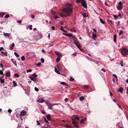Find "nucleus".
<instances>
[{
    "label": "nucleus",
    "mask_w": 128,
    "mask_h": 128,
    "mask_svg": "<svg viewBox=\"0 0 128 128\" xmlns=\"http://www.w3.org/2000/svg\"><path fill=\"white\" fill-rule=\"evenodd\" d=\"M41 64L40 62H39L36 64V66H40Z\"/></svg>",
    "instance_id": "obj_36"
},
{
    "label": "nucleus",
    "mask_w": 128,
    "mask_h": 128,
    "mask_svg": "<svg viewBox=\"0 0 128 128\" xmlns=\"http://www.w3.org/2000/svg\"><path fill=\"white\" fill-rule=\"evenodd\" d=\"M100 21L101 23H102L103 24H104L105 23L104 22V20L102 19H100Z\"/></svg>",
    "instance_id": "obj_29"
},
{
    "label": "nucleus",
    "mask_w": 128,
    "mask_h": 128,
    "mask_svg": "<svg viewBox=\"0 0 128 128\" xmlns=\"http://www.w3.org/2000/svg\"><path fill=\"white\" fill-rule=\"evenodd\" d=\"M0 82L2 83H4V79H2L0 81Z\"/></svg>",
    "instance_id": "obj_38"
},
{
    "label": "nucleus",
    "mask_w": 128,
    "mask_h": 128,
    "mask_svg": "<svg viewBox=\"0 0 128 128\" xmlns=\"http://www.w3.org/2000/svg\"><path fill=\"white\" fill-rule=\"evenodd\" d=\"M73 13V8L72 4H68L64 6V16H70Z\"/></svg>",
    "instance_id": "obj_1"
},
{
    "label": "nucleus",
    "mask_w": 128,
    "mask_h": 128,
    "mask_svg": "<svg viewBox=\"0 0 128 128\" xmlns=\"http://www.w3.org/2000/svg\"><path fill=\"white\" fill-rule=\"evenodd\" d=\"M35 90L36 91H38L39 90L38 88L37 87H35L34 88Z\"/></svg>",
    "instance_id": "obj_40"
},
{
    "label": "nucleus",
    "mask_w": 128,
    "mask_h": 128,
    "mask_svg": "<svg viewBox=\"0 0 128 128\" xmlns=\"http://www.w3.org/2000/svg\"><path fill=\"white\" fill-rule=\"evenodd\" d=\"M60 16L62 17H64V14L62 13H61L60 14Z\"/></svg>",
    "instance_id": "obj_42"
},
{
    "label": "nucleus",
    "mask_w": 128,
    "mask_h": 128,
    "mask_svg": "<svg viewBox=\"0 0 128 128\" xmlns=\"http://www.w3.org/2000/svg\"><path fill=\"white\" fill-rule=\"evenodd\" d=\"M76 2L78 3H81L82 6L84 8H87V4L84 0H76Z\"/></svg>",
    "instance_id": "obj_2"
},
{
    "label": "nucleus",
    "mask_w": 128,
    "mask_h": 128,
    "mask_svg": "<svg viewBox=\"0 0 128 128\" xmlns=\"http://www.w3.org/2000/svg\"><path fill=\"white\" fill-rule=\"evenodd\" d=\"M84 99V96H82L80 97V100L81 101H82Z\"/></svg>",
    "instance_id": "obj_20"
},
{
    "label": "nucleus",
    "mask_w": 128,
    "mask_h": 128,
    "mask_svg": "<svg viewBox=\"0 0 128 128\" xmlns=\"http://www.w3.org/2000/svg\"><path fill=\"white\" fill-rule=\"evenodd\" d=\"M32 76H34V78H36V77L37 76V75L35 73L33 74H32Z\"/></svg>",
    "instance_id": "obj_28"
},
{
    "label": "nucleus",
    "mask_w": 128,
    "mask_h": 128,
    "mask_svg": "<svg viewBox=\"0 0 128 128\" xmlns=\"http://www.w3.org/2000/svg\"><path fill=\"white\" fill-rule=\"evenodd\" d=\"M0 74L1 75H3V72L2 70H0Z\"/></svg>",
    "instance_id": "obj_51"
},
{
    "label": "nucleus",
    "mask_w": 128,
    "mask_h": 128,
    "mask_svg": "<svg viewBox=\"0 0 128 128\" xmlns=\"http://www.w3.org/2000/svg\"><path fill=\"white\" fill-rule=\"evenodd\" d=\"M41 62L42 63H43L44 62V59L42 58L41 59Z\"/></svg>",
    "instance_id": "obj_37"
},
{
    "label": "nucleus",
    "mask_w": 128,
    "mask_h": 128,
    "mask_svg": "<svg viewBox=\"0 0 128 128\" xmlns=\"http://www.w3.org/2000/svg\"><path fill=\"white\" fill-rule=\"evenodd\" d=\"M60 30L64 32V29L63 27L62 26H60Z\"/></svg>",
    "instance_id": "obj_26"
},
{
    "label": "nucleus",
    "mask_w": 128,
    "mask_h": 128,
    "mask_svg": "<svg viewBox=\"0 0 128 128\" xmlns=\"http://www.w3.org/2000/svg\"><path fill=\"white\" fill-rule=\"evenodd\" d=\"M32 70L30 69L28 70H26L27 72H30L32 71Z\"/></svg>",
    "instance_id": "obj_43"
},
{
    "label": "nucleus",
    "mask_w": 128,
    "mask_h": 128,
    "mask_svg": "<svg viewBox=\"0 0 128 128\" xmlns=\"http://www.w3.org/2000/svg\"><path fill=\"white\" fill-rule=\"evenodd\" d=\"M52 13L54 15H56V12H55L54 11H53L52 12Z\"/></svg>",
    "instance_id": "obj_41"
},
{
    "label": "nucleus",
    "mask_w": 128,
    "mask_h": 128,
    "mask_svg": "<svg viewBox=\"0 0 128 128\" xmlns=\"http://www.w3.org/2000/svg\"><path fill=\"white\" fill-rule=\"evenodd\" d=\"M14 76L15 77H18L19 76V75L17 73L15 74H14Z\"/></svg>",
    "instance_id": "obj_30"
},
{
    "label": "nucleus",
    "mask_w": 128,
    "mask_h": 128,
    "mask_svg": "<svg viewBox=\"0 0 128 128\" xmlns=\"http://www.w3.org/2000/svg\"><path fill=\"white\" fill-rule=\"evenodd\" d=\"M4 35L6 37H7L8 38H9L10 34H9L5 33L4 32Z\"/></svg>",
    "instance_id": "obj_14"
},
{
    "label": "nucleus",
    "mask_w": 128,
    "mask_h": 128,
    "mask_svg": "<svg viewBox=\"0 0 128 128\" xmlns=\"http://www.w3.org/2000/svg\"><path fill=\"white\" fill-rule=\"evenodd\" d=\"M44 100L42 98H39L37 101L40 103H42L44 102Z\"/></svg>",
    "instance_id": "obj_7"
},
{
    "label": "nucleus",
    "mask_w": 128,
    "mask_h": 128,
    "mask_svg": "<svg viewBox=\"0 0 128 128\" xmlns=\"http://www.w3.org/2000/svg\"><path fill=\"white\" fill-rule=\"evenodd\" d=\"M77 47L81 51H82V50L81 48V46L79 44H78L77 46Z\"/></svg>",
    "instance_id": "obj_18"
},
{
    "label": "nucleus",
    "mask_w": 128,
    "mask_h": 128,
    "mask_svg": "<svg viewBox=\"0 0 128 128\" xmlns=\"http://www.w3.org/2000/svg\"><path fill=\"white\" fill-rule=\"evenodd\" d=\"M6 76L8 77H10V73L9 72H7L6 74Z\"/></svg>",
    "instance_id": "obj_17"
},
{
    "label": "nucleus",
    "mask_w": 128,
    "mask_h": 128,
    "mask_svg": "<svg viewBox=\"0 0 128 128\" xmlns=\"http://www.w3.org/2000/svg\"><path fill=\"white\" fill-rule=\"evenodd\" d=\"M64 22H60V24L61 25H63L64 24Z\"/></svg>",
    "instance_id": "obj_58"
},
{
    "label": "nucleus",
    "mask_w": 128,
    "mask_h": 128,
    "mask_svg": "<svg viewBox=\"0 0 128 128\" xmlns=\"http://www.w3.org/2000/svg\"><path fill=\"white\" fill-rule=\"evenodd\" d=\"M5 14L4 12L0 13V17H3V16Z\"/></svg>",
    "instance_id": "obj_23"
},
{
    "label": "nucleus",
    "mask_w": 128,
    "mask_h": 128,
    "mask_svg": "<svg viewBox=\"0 0 128 128\" xmlns=\"http://www.w3.org/2000/svg\"><path fill=\"white\" fill-rule=\"evenodd\" d=\"M123 89L122 88H119L118 90L121 93H122L123 91Z\"/></svg>",
    "instance_id": "obj_19"
},
{
    "label": "nucleus",
    "mask_w": 128,
    "mask_h": 128,
    "mask_svg": "<svg viewBox=\"0 0 128 128\" xmlns=\"http://www.w3.org/2000/svg\"><path fill=\"white\" fill-rule=\"evenodd\" d=\"M74 80V78H72V77H71L70 78V81H73Z\"/></svg>",
    "instance_id": "obj_44"
},
{
    "label": "nucleus",
    "mask_w": 128,
    "mask_h": 128,
    "mask_svg": "<svg viewBox=\"0 0 128 128\" xmlns=\"http://www.w3.org/2000/svg\"><path fill=\"white\" fill-rule=\"evenodd\" d=\"M74 118L76 120H79L80 119V118H79L78 117V116H75L74 117Z\"/></svg>",
    "instance_id": "obj_31"
},
{
    "label": "nucleus",
    "mask_w": 128,
    "mask_h": 128,
    "mask_svg": "<svg viewBox=\"0 0 128 128\" xmlns=\"http://www.w3.org/2000/svg\"><path fill=\"white\" fill-rule=\"evenodd\" d=\"M29 77L30 79L34 81L36 80V78L34 77H30V76H29Z\"/></svg>",
    "instance_id": "obj_25"
},
{
    "label": "nucleus",
    "mask_w": 128,
    "mask_h": 128,
    "mask_svg": "<svg viewBox=\"0 0 128 128\" xmlns=\"http://www.w3.org/2000/svg\"><path fill=\"white\" fill-rule=\"evenodd\" d=\"M51 28L53 30H54V29L55 28V27L54 26H52Z\"/></svg>",
    "instance_id": "obj_56"
},
{
    "label": "nucleus",
    "mask_w": 128,
    "mask_h": 128,
    "mask_svg": "<svg viewBox=\"0 0 128 128\" xmlns=\"http://www.w3.org/2000/svg\"><path fill=\"white\" fill-rule=\"evenodd\" d=\"M66 127L67 128H71L70 126L68 125H66Z\"/></svg>",
    "instance_id": "obj_35"
},
{
    "label": "nucleus",
    "mask_w": 128,
    "mask_h": 128,
    "mask_svg": "<svg viewBox=\"0 0 128 128\" xmlns=\"http://www.w3.org/2000/svg\"><path fill=\"white\" fill-rule=\"evenodd\" d=\"M71 37L74 39H75L76 38L73 35H72V36Z\"/></svg>",
    "instance_id": "obj_53"
},
{
    "label": "nucleus",
    "mask_w": 128,
    "mask_h": 128,
    "mask_svg": "<svg viewBox=\"0 0 128 128\" xmlns=\"http://www.w3.org/2000/svg\"><path fill=\"white\" fill-rule=\"evenodd\" d=\"M12 112V110L10 109H9L8 110V112L10 113Z\"/></svg>",
    "instance_id": "obj_57"
},
{
    "label": "nucleus",
    "mask_w": 128,
    "mask_h": 128,
    "mask_svg": "<svg viewBox=\"0 0 128 128\" xmlns=\"http://www.w3.org/2000/svg\"><path fill=\"white\" fill-rule=\"evenodd\" d=\"M15 55L17 57H18L19 56V55L17 54L16 52H14Z\"/></svg>",
    "instance_id": "obj_27"
},
{
    "label": "nucleus",
    "mask_w": 128,
    "mask_h": 128,
    "mask_svg": "<svg viewBox=\"0 0 128 128\" xmlns=\"http://www.w3.org/2000/svg\"><path fill=\"white\" fill-rule=\"evenodd\" d=\"M72 123L73 124H78V122L76 121L74 119H72Z\"/></svg>",
    "instance_id": "obj_9"
},
{
    "label": "nucleus",
    "mask_w": 128,
    "mask_h": 128,
    "mask_svg": "<svg viewBox=\"0 0 128 128\" xmlns=\"http://www.w3.org/2000/svg\"><path fill=\"white\" fill-rule=\"evenodd\" d=\"M1 52L2 54H4L6 56H7V54H5V53H4V52L3 51H1Z\"/></svg>",
    "instance_id": "obj_52"
},
{
    "label": "nucleus",
    "mask_w": 128,
    "mask_h": 128,
    "mask_svg": "<svg viewBox=\"0 0 128 128\" xmlns=\"http://www.w3.org/2000/svg\"><path fill=\"white\" fill-rule=\"evenodd\" d=\"M15 46V44L14 43H12V46L10 47V48L12 50L13 49L14 47Z\"/></svg>",
    "instance_id": "obj_24"
},
{
    "label": "nucleus",
    "mask_w": 128,
    "mask_h": 128,
    "mask_svg": "<svg viewBox=\"0 0 128 128\" xmlns=\"http://www.w3.org/2000/svg\"><path fill=\"white\" fill-rule=\"evenodd\" d=\"M114 41L116 43V38H114Z\"/></svg>",
    "instance_id": "obj_63"
},
{
    "label": "nucleus",
    "mask_w": 128,
    "mask_h": 128,
    "mask_svg": "<svg viewBox=\"0 0 128 128\" xmlns=\"http://www.w3.org/2000/svg\"><path fill=\"white\" fill-rule=\"evenodd\" d=\"M64 35H65V36H68V37H71L72 36V34H68H68H65L64 33Z\"/></svg>",
    "instance_id": "obj_12"
},
{
    "label": "nucleus",
    "mask_w": 128,
    "mask_h": 128,
    "mask_svg": "<svg viewBox=\"0 0 128 128\" xmlns=\"http://www.w3.org/2000/svg\"><path fill=\"white\" fill-rule=\"evenodd\" d=\"M123 31L122 30H120L119 33L120 35L123 32Z\"/></svg>",
    "instance_id": "obj_46"
},
{
    "label": "nucleus",
    "mask_w": 128,
    "mask_h": 128,
    "mask_svg": "<svg viewBox=\"0 0 128 128\" xmlns=\"http://www.w3.org/2000/svg\"><path fill=\"white\" fill-rule=\"evenodd\" d=\"M36 122L37 123V125H39L40 124V123L37 120L36 121Z\"/></svg>",
    "instance_id": "obj_45"
},
{
    "label": "nucleus",
    "mask_w": 128,
    "mask_h": 128,
    "mask_svg": "<svg viewBox=\"0 0 128 128\" xmlns=\"http://www.w3.org/2000/svg\"><path fill=\"white\" fill-rule=\"evenodd\" d=\"M71 31L72 32H76V30H75L74 28H72L71 29Z\"/></svg>",
    "instance_id": "obj_32"
},
{
    "label": "nucleus",
    "mask_w": 128,
    "mask_h": 128,
    "mask_svg": "<svg viewBox=\"0 0 128 128\" xmlns=\"http://www.w3.org/2000/svg\"><path fill=\"white\" fill-rule=\"evenodd\" d=\"M55 54L57 56H62V54L60 53L57 51H55L54 52Z\"/></svg>",
    "instance_id": "obj_6"
},
{
    "label": "nucleus",
    "mask_w": 128,
    "mask_h": 128,
    "mask_svg": "<svg viewBox=\"0 0 128 128\" xmlns=\"http://www.w3.org/2000/svg\"><path fill=\"white\" fill-rule=\"evenodd\" d=\"M13 86H14L15 87L17 86V84L16 83V82L15 81H13Z\"/></svg>",
    "instance_id": "obj_21"
},
{
    "label": "nucleus",
    "mask_w": 128,
    "mask_h": 128,
    "mask_svg": "<svg viewBox=\"0 0 128 128\" xmlns=\"http://www.w3.org/2000/svg\"><path fill=\"white\" fill-rule=\"evenodd\" d=\"M42 52H46L45 51V50L44 49H43L42 50Z\"/></svg>",
    "instance_id": "obj_64"
},
{
    "label": "nucleus",
    "mask_w": 128,
    "mask_h": 128,
    "mask_svg": "<svg viewBox=\"0 0 128 128\" xmlns=\"http://www.w3.org/2000/svg\"><path fill=\"white\" fill-rule=\"evenodd\" d=\"M4 48L2 47H1L0 48V51H1L2 50H4Z\"/></svg>",
    "instance_id": "obj_50"
},
{
    "label": "nucleus",
    "mask_w": 128,
    "mask_h": 128,
    "mask_svg": "<svg viewBox=\"0 0 128 128\" xmlns=\"http://www.w3.org/2000/svg\"><path fill=\"white\" fill-rule=\"evenodd\" d=\"M116 34H114V38H116Z\"/></svg>",
    "instance_id": "obj_62"
},
{
    "label": "nucleus",
    "mask_w": 128,
    "mask_h": 128,
    "mask_svg": "<svg viewBox=\"0 0 128 128\" xmlns=\"http://www.w3.org/2000/svg\"><path fill=\"white\" fill-rule=\"evenodd\" d=\"M47 106L49 109H52V108L53 106L51 104H47Z\"/></svg>",
    "instance_id": "obj_16"
},
{
    "label": "nucleus",
    "mask_w": 128,
    "mask_h": 128,
    "mask_svg": "<svg viewBox=\"0 0 128 128\" xmlns=\"http://www.w3.org/2000/svg\"><path fill=\"white\" fill-rule=\"evenodd\" d=\"M122 53L123 56H126L128 54V50L126 48H123L122 50Z\"/></svg>",
    "instance_id": "obj_3"
},
{
    "label": "nucleus",
    "mask_w": 128,
    "mask_h": 128,
    "mask_svg": "<svg viewBox=\"0 0 128 128\" xmlns=\"http://www.w3.org/2000/svg\"><path fill=\"white\" fill-rule=\"evenodd\" d=\"M84 88L86 89H87L88 88V86L87 85H86L84 87Z\"/></svg>",
    "instance_id": "obj_39"
},
{
    "label": "nucleus",
    "mask_w": 128,
    "mask_h": 128,
    "mask_svg": "<svg viewBox=\"0 0 128 128\" xmlns=\"http://www.w3.org/2000/svg\"><path fill=\"white\" fill-rule=\"evenodd\" d=\"M86 118H85L83 119H82L81 120L80 123V124H83L84 122L86 121Z\"/></svg>",
    "instance_id": "obj_13"
},
{
    "label": "nucleus",
    "mask_w": 128,
    "mask_h": 128,
    "mask_svg": "<svg viewBox=\"0 0 128 128\" xmlns=\"http://www.w3.org/2000/svg\"><path fill=\"white\" fill-rule=\"evenodd\" d=\"M17 22L19 23H20L22 22V21L21 20L18 21Z\"/></svg>",
    "instance_id": "obj_61"
},
{
    "label": "nucleus",
    "mask_w": 128,
    "mask_h": 128,
    "mask_svg": "<svg viewBox=\"0 0 128 128\" xmlns=\"http://www.w3.org/2000/svg\"><path fill=\"white\" fill-rule=\"evenodd\" d=\"M30 28H29V29L30 30H31L32 29V25H30Z\"/></svg>",
    "instance_id": "obj_54"
},
{
    "label": "nucleus",
    "mask_w": 128,
    "mask_h": 128,
    "mask_svg": "<svg viewBox=\"0 0 128 128\" xmlns=\"http://www.w3.org/2000/svg\"><path fill=\"white\" fill-rule=\"evenodd\" d=\"M117 9L118 10H121L123 7V5L121 2H120L118 3L117 5L116 6Z\"/></svg>",
    "instance_id": "obj_4"
},
{
    "label": "nucleus",
    "mask_w": 128,
    "mask_h": 128,
    "mask_svg": "<svg viewBox=\"0 0 128 128\" xmlns=\"http://www.w3.org/2000/svg\"><path fill=\"white\" fill-rule=\"evenodd\" d=\"M26 114V112L25 111H22L20 113V116H25Z\"/></svg>",
    "instance_id": "obj_8"
},
{
    "label": "nucleus",
    "mask_w": 128,
    "mask_h": 128,
    "mask_svg": "<svg viewBox=\"0 0 128 128\" xmlns=\"http://www.w3.org/2000/svg\"><path fill=\"white\" fill-rule=\"evenodd\" d=\"M68 100H69L67 98H66L64 99V101L66 102H67Z\"/></svg>",
    "instance_id": "obj_48"
},
{
    "label": "nucleus",
    "mask_w": 128,
    "mask_h": 128,
    "mask_svg": "<svg viewBox=\"0 0 128 128\" xmlns=\"http://www.w3.org/2000/svg\"><path fill=\"white\" fill-rule=\"evenodd\" d=\"M56 67L55 68V72L57 73L58 74H59L60 73V72L57 69V68L59 69V67L58 66H56Z\"/></svg>",
    "instance_id": "obj_5"
},
{
    "label": "nucleus",
    "mask_w": 128,
    "mask_h": 128,
    "mask_svg": "<svg viewBox=\"0 0 128 128\" xmlns=\"http://www.w3.org/2000/svg\"><path fill=\"white\" fill-rule=\"evenodd\" d=\"M73 43L76 46H77L79 44L75 42H73Z\"/></svg>",
    "instance_id": "obj_59"
},
{
    "label": "nucleus",
    "mask_w": 128,
    "mask_h": 128,
    "mask_svg": "<svg viewBox=\"0 0 128 128\" xmlns=\"http://www.w3.org/2000/svg\"><path fill=\"white\" fill-rule=\"evenodd\" d=\"M10 17V15L8 14H6L5 16V17L6 18H8Z\"/></svg>",
    "instance_id": "obj_34"
},
{
    "label": "nucleus",
    "mask_w": 128,
    "mask_h": 128,
    "mask_svg": "<svg viewBox=\"0 0 128 128\" xmlns=\"http://www.w3.org/2000/svg\"><path fill=\"white\" fill-rule=\"evenodd\" d=\"M44 120L45 122H46L47 123H49L48 122L46 118H45V119H44Z\"/></svg>",
    "instance_id": "obj_47"
},
{
    "label": "nucleus",
    "mask_w": 128,
    "mask_h": 128,
    "mask_svg": "<svg viewBox=\"0 0 128 128\" xmlns=\"http://www.w3.org/2000/svg\"><path fill=\"white\" fill-rule=\"evenodd\" d=\"M46 118L48 120H51V117L50 114H47L46 116Z\"/></svg>",
    "instance_id": "obj_10"
},
{
    "label": "nucleus",
    "mask_w": 128,
    "mask_h": 128,
    "mask_svg": "<svg viewBox=\"0 0 128 128\" xmlns=\"http://www.w3.org/2000/svg\"><path fill=\"white\" fill-rule=\"evenodd\" d=\"M101 70L103 71L104 72H106V70L104 69L103 68H102L101 69Z\"/></svg>",
    "instance_id": "obj_60"
},
{
    "label": "nucleus",
    "mask_w": 128,
    "mask_h": 128,
    "mask_svg": "<svg viewBox=\"0 0 128 128\" xmlns=\"http://www.w3.org/2000/svg\"><path fill=\"white\" fill-rule=\"evenodd\" d=\"M11 60L14 65L16 66V62L15 60L14 59L12 58L11 59Z\"/></svg>",
    "instance_id": "obj_11"
},
{
    "label": "nucleus",
    "mask_w": 128,
    "mask_h": 128,
    "mask_svg": "<svg viewBox=\"0 0 128 128\" xmlns=\"http://www.w3.org/2000/svg\"><path fill=\"white\" fill-rule=\"evenodd\" d=\"M54 18L55 19V20H56L57 18H59L58 16H54Z\"/></svg>",
    "instance_id": "obj_49"
},
{
    "label": "nucleus",
    "mask_w": 128,
    "mask_h": 128,
    "mask_svg": "<svg viewBox=\"0 0 128 128\" xmlns=\"http://www.w3.org/2000/svg\"><path fill=\"white\" fill-rule=\"evenodd\" d=\"M58 57L56 59V62H58L60 60L61 56H57Z\"/></svg>",
    "instance_id": "obj_15"
},
{
    "label": "nucleus",
    "mask_w": 128,
    "mask_h": 128,
    "mask_svg": "<svg viewBox=\"0 0 128 128\" xmlns=\"http://www.w3.org/2000/svg\"><path fill=\"white\" fill-rule=\"evenodd\" d=\"M42 113L43 114H45L46 113V112L44 110H42Z\"/></svg>",
    "instance_id": "obj_55"
},
{
    "label": "nucleus",
    "mask_w": 128,
    "mask_h": 128,
    "mask_svg": "<svg viewBox=\"0 0 128 128\" xmlns=\"http://www.w3.org/2000/svg\"><path fill=\"white\" fill-rule=\"evenodd\" d=\"M21 59L22 60H25V58L24 56H22L21 57Z\"/></svg>",
    "instance_id": "obj_33"
},
{
    "label": "nucleus",
    "mask_w": 128,
    "mask_h": 128,
    "mask_svg": "<svg viewBox=\"0 0 128 128\" xmlns=\"http://www.w3.org/2000/svg\"><path fill=\"white\" fill-rule=\"evenodd\" d=\"M92 36L94 38H96V34L93 32L92 33Z\"/></svg>",
    "instance_id": "obj_22"
}]
</instances>
